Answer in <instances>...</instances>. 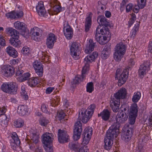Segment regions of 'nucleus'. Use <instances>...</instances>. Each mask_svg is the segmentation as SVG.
<instances>
[{
    "instance_id": "obj_7",
    "label": "nucleus",
    "mask_w": 152,
    "mask_h": 152,
    "mask_svg": "<svg viewBox=\"0 0 152 152\" xmlns=\"http://www.w3.org/2000/svg\"><path fill=\"white\" fill-rule=\"evenodd\" d=\"M79 45L80 44L78 43L74 42L72 44L70 48V54L75 60L77 59L78 58Z\"/></svg>"
},
{
    "instance_id": "obj_4",
    "label": "nucleus",
    "mask_w": 152,
    "mask_h": 152,
    "mask_svg": "<svg viewBox=\"0 0 152 152\" xmlns=\"http://www.w3.org/2000/svg\"><path fill=\"white\" fill-rule=\"evenodd\" d=\"M18 87L15 82H10L4 83L1 87L2 91L4 92L12 94H15L17 93Z\"/></svg>"
},
{
    "instance_id": "obj_42",
    "label": "nucleus",
    "mask_w": 152,
    "mask_h": 152,
    "mask_svg": "<svg viewBox=\"0 0 152 152\" xmlns=\"http://www.w3.org/2000/svg\"><path fill=\"white\" fill-rule=\"evenodd\" d=\"M66 115L62 110L59 111L58 112L56 118L57 120L61 121L64 118Z\"/></svg>"
},
{
    "instance_id": "obj_60",
    "label": "nucleus",
    "mask_w": 152,
    "mask_h": 152,
    "mask_svg": "<svg viewBox=\"0 0 152 152\" xmlns=\"http://www.w3.org/2000/svg\"><path fill=\"white\" fill-rule=\"evenodd\" d=\"M122 71V70L121 69H117L115 73V79L116 80V78H117V77L119 76L120 75H121V74L122 72H121Z\"/></svg>"
},
{
    "instance_id": "obj_58",
    "label": "nucleus",
    "mask_w": 152,
    "mask_h": 152,
    "mask_svg": "<svg viewBox=\"0 0 152 152\" xmlns=\"http://www.w3.org/2000/svg\"><path fill=\"white\" fill-rule=\"evenodd\" d=\"M42 10H40L37 11L38 15L39 16H44L46 14V11L45 9H42Z\"/></svg>"
},
{
    "instance_id": "obj_25",
    "label": "nucleus",
    "mask_w": 152,
    "mask_h": 152,
    "mask_svg": "<svg viewBox=\"0 0 152 152\" xmlns=\"http://www.w3.org/2000/svg\"><path fill=\"white\" fill-rule=\"evenodd\" d=\"M97 20L98 23L99 24V26H100L101 27V25L104 27H107L110 25L109 22L104 16H98Z\"/></svg>"
},
{
    "instance_id": "obj_13",
    "label": "nucleus",
    "mask_w": 152,
    "mask_h": 152,
    "mask_svg": "<svg viewBox=\"0 0 152 152\" xmlns=\"http://www.w3.org/2000/svg\"><path fill=\"white\" fill-rule=\"evenodd\" d=\"M15 28L21 31V34L25 37L28 33V30L26 28L25 24L22 22L17 21L14 24Z\"/></svg>"
},
{
    "instance_id": "obj_19",
    "label": "nucleus",
    "mask_w": 152,
    "mask_h": 152,
    "mask_svg": "<svg viewBox=\"0 0 152 152\" xmlns=\"http://www.w3.org/2000/svg\"><path fill=\"white\" fill-rule=\"evenodd\" d=\"M17 112L20 116H25L29 114L28 107L25 105H19L17 109Z\"/></svg>"
},
{
    "instance_id": "obj_61",
    "label": "nucleus",
    "mask_w": 152,
    "mask_h": 152,
    "mask_svg": "<svg viewBox=\"0 0 152 152\" xmlns=\"http://www.w3.org/2000/svg\"><path fill=\"white\" fill-rule=\"evenodd\" d=\"M31 34L32 36H40V33L39 32L37 31L34 29L31 30Z\"/></svg>"
},
{
    "instance_id": "obj_34",
    "label": "nucleus",
    "mask_w": 152,
    "mask_h": 152,
    "mask_svg": "<svg viewBox=\"0 0 152 152\" xmlns=\"http://www.w3.org/2000/svg\"><path fill=\"white\" fill-rule=\"evenodd\" d=\"M141 96V94L140 92H137L134 93L132 100L133 102L136 103L140 99Z\"/></svg>"
},
{
    "instance_id": "obj_52",
    "label": "nucleus",
    "mask_w": 152,
    "mask_h": 152,
    "mask_svg": "<svg viewBox=\"0 0 152 152\" xmlns=\"http://www.w3.org/2000/svg\"><path fill=\"white\" fill-rule=\"evenodd\" d=\"M44 147L46 152H53L52 147L50 144L45 145Z\"/></svg>"
},
{
    "instance_id": "obj_56",
    "label": "nucleus",
    "mask_w": 152,
    "mask_h": 152,
    "mask_svg": "<svg viewBox=\"0 0 152 152\" xmlns=\"http://www.w3.org/2000/svg\"><path fill=\"white\" fill-rule=\"evenodd\" d=\"M111 48V46L110 43H108L106 44L103 48V50L110 52Z\"/></svg>"
},
{
    "instance_id": "obj_20",
    "label": "nucleus",
    "mask_w": 152,
    "mask_h": 152,
    "mask_svg": "<svg viewBox=\"0 0 152 152\" xmlns=\"http://www.w3.org/2000/svg\"><path fill=\"white\" fill-rule=\"evenodd\" d=\"M19 34L14 35L10 40V43L11 45L15 47H18L20 46L21 41L19 39Z\"/></svg>"
},
{
    "instance_id": "obj_23",
    "label": "nucleus",
    "mask_w": 152,
    "mask_h": 152,
    "mask_svg": "<svg viewBox=\"0 0 152 152\" xmlns=\"http://www.w3.org/2000/svg\"><path fill=\"white\" fill-rule=\"evenodd\" d=\"M120 103V101L117 100L114 98L111 99L110 102V106L113 112H116L118 111L119 109Z\"/></svg>"
},
{
    "instance_id": "obj_38",
    "label": "nucleus",
    "mask_w": 152,
    "mask_h": 152,
    "mask_svg": "<svg viewBox=\"0 0 152 152\" xmlns=\"http://www.w3.org/2000/svg\"><path fill=\"white\" fill-rule=\"evenodd\" d=\"M30 76V74L29 73H25L23 74L22 77H18V80L20 82H23L25 80H27Z\"/></svg>"
},
{
    "instance_id": "obj_16",
    "label": "nucleus",
    "mask_w": 152,
    "mask_h": 152,
    "mask_svg": "<svg viewBox=\"0 0 152 152\" xmlns=\"http://www.w3.org/2000/svg\"><path fill=\"white\" fill-rule=\"evenodd\" d=\"M100 27H101L100 26H98L97 27L95 31V37L96 40L101 45H103L105 43L104 41L107 40V37H107V35H103V36L100 35L99 33H98L99 32V29Z\"/></svg>"
},
{
    "instance_id": "obj_18",
    "label": "nucleus",
    "mask_w": 152,
    "mask_h": 152,
    "mask_svg": "<svg viewBox=\"0 0 152 152\" xmlns=\"http://www.w3.org/2000/svg\"><path fill=\"white\" fill-rule=\"evenodd\" d=\"M126 95V90L125 88H121L114 95V98L120 101L121 99H124Z\"/></svg>"
},
{
    "instance_id": "obj_41",
    "label": "nucleus",
    "mask_w": 152,
    "mask_h": 152,
    "mask_svg": "<svg viewBox=\"0 0 152 152\" xmlns=\"http://www.w3.org/2000/svg\"><path fill=\"white\" fill-rule=\"evenodd\" d=\"M21 52L25 56H28L31 53L30 49L27 46H25L23 48Z\"/></svg>"
},
{
    "instance_id": "obj_14",
    "label": "nucleus",
    "mask_w": 152,
    "mask_h": 152,
    "mask_svg": "<svg viewBox=\"0 0 152 152\" xmlns=\"http://www.w3.org/2000/svg\"><path fill=\"white\" fill-rule=\"evenodd\" d=\"M2 72L3 75L6 77L12 75L15 72V69L10 65H4L2 67Z\"/></svg>"
},
{
    "instance_id": "obj_12",
    "label": "nucleus",
    "mask_w": 152,
    "mask_h": 152,
    "mask_svg": "<svg viewBox=\"0 0 152 152\" xmlns=\"http://www.w3.org/2000/svg\"><path fill=\"white\" fill-rule=\"evenodd\" d=\"M10 136L12 138L10 139V143L11 148L14 150L17 149V148L20 145V141L17 134L15 132L10 134Z\"/></svg>"
},
{
    "instance_id": "obj_30",
    "label": "nucleus",
    "mask_w": 152,
    "mask_h": 152,
    "mask_svg": "<svg viewBox=\"0 0 152 152\" xmlns=\"http://www.w3.org/2000/svg\"><path fill=\"white\" fill-rule=\"evenodd\" d=\"M138 112V108L137 104L135 103L132 104L130 107L129 115L137 116Z\"/></svg>"
},
{
    "instance_id": "obj_37",
    "label": "nucleus",
    "mask_w": 152,
    "mask_h": 152,
    "mask_svg": "<svg viewBox=\"0 0 152 152\" xmlns=\"http://www.w3.org/2000/svg\"><path fill=\"white\" fill-rule=\"evenodd\" d=\"M120 108L121 110V112L123 111L124 112V114H126L129 113L130 107L129 106L128 104H123L121 106Z\"/></svg>"
},
{
    "instance_id": "obj_35",
    "label": "nucleus",
    "mask_w": 152,
    "mask_h": 152,
    "mask_svg": "<svg viewBox=\"0 0 152 152\" xmlns=\"http://www.w3.org/2000/svg\"><path fill=\"white\" fill-rule=\"evenodd\" d=\"M24 124V121L21 118L18 119L14 122V126L16 128L21 127Z\"/></svg>"
},
{
    "instance_id": "obj_28",
    "label": "nucleus",
    "mask_w": 152,
    "mask_h": 152,
    "mask_svg": "<svg viewBox=\"0 0 152 152\" xmlns=\"http://www.w3.org/2000/svg\"><path fill=\"white\" fill-rule=\"evenodd\" d=\"M6 52L11 57L16 58L18 56V53L15 49L11 46H9L6 49Z\"/></svg>"
},
{
    "instance_id": "obj_46",
    "label": "nucleus",
    "mask_w": 152,
    "mask_h": 152,
    "mask_svg": "<svg viewBox=\"0 0 152 152\" xmlns=\"http://www.w3.org/2000/svg\"><path fill=\"white\" fill-rule=\"evenodd\" d=\"M142 67L140 66L138 70L139 75L141 77H143L144 74L145 73L146 70H147L146 69L143 68Z\"/></svg>"
},
{
    "instance_id": "obj_17",
    "label": "nucleus",
    "mask_w": 152,
    "mask_h": 152,
    "mask_svg": "<svg viewBox=\"0 0 152 152\" xmlns=\"http://www.w3.org/2000/svg\"><path fill=\"white\" fill-rule=\"evenodd\" d=\"M33 65L36 73L39 77H42L43 74V65L40 62L37 60L33 63Z\"/></svg>"
},
{
    "instance_id": "obj_10",
    "label": "nucleus",
    "mask_w": 152,
    "mask_h": 152,
    "mask_svg": "<svg viewBox=\"0 0 152 152\" xmlns=\"http://www.w3.org/2000/svg\"><path fill=\"white\" fill-rule=\"evenodd\" d=\"M124 113V112L123 111H118L115 118L116 122L114 124L116 125H119L120 128V124L124 123L127 119L128 115Z\"/></svg>"
},
{
    "instance_id": "obj_9",
    "label": "nucleus",
    "mask_w": 152,
    "mask_h": 152,
    "mask_svg": "<svg viewBox=\"0 0 152 152\" xmlns=\"http://www.w3.org/2000/svg\"><path fill=\"white\" fill-rule=\"evenodd\" d=\"M58 139L60 143H64L69 141V137L66 131L64 130L59 129L58 132Z\"/></svg>"
},
{
    "instance_id": "obj_21",
    "label": "nucleus",
    "mask_w": 152,
    "mask_h": 152,
    "mask_svg": "<svg viewBox=\"0 0 152 152\" xmlns=\"http://www.w3.org/2000/svg\"><path fill=\"white\" fill-rule=\"evenodd\" d=\"M50 5L53 10L57 13H59L62 10L60 4L57 0H51L50 1Z\"/></svg>"
},
{
    "instance_id": "obj_32",
    "label": "nucleus",
    "mask_w": 152,
    "mask_h": 152,
    "mask_svg": "<svg viewBox=\"0 0 152 152\" xmlns=\"http://www.w3.org/2000/svg\"><path fill=\"white\" fill-rule=\"evenodd\" d=\"M100 28L99 32L100 35H107V37H110V34L109 30L107 27L103 26L101 28Z\"/></svg>"
},
{
    "instance_id": "obj_22",
    "label": "nucleus",
    "mask_w": 152,
    "mask_h": 152,
    "mask_svg": "<svg viewBox=\"0 0 152 152\" xmlns=\"http://www.w3.org/2000/svg\"><path fill=\"white\" fill-rule=\"evenodd\" d=\"M52 134L46 133L44 134L41 137L42 143L45 145L50 144L52 142L53 139L51 137Z\"/></svg>"
},
{
    "instance_id": "obj_24",
    "label": "nucleus",
    "mask_w": 152,
    "mask_h": 152,
    "mask_svg": "<svg viewBox=\"0 0 152 152\" xmlns=\"http://www.w3.org/2000/svg\"><path fill=\"white\" fill-rule=\"evenodd\" d=\"M23 13L22 11L19 12H16L15 11H12L6 14V16L7 18L11 19L19 18L23 16Z\"/></svg>"
},
{
    "instance_id": "obj_31",
    "label": "nucleus",
    "mask_w": 152,
    "mask_h": 152,
    "mask_svg": "<svg viewBox=\"0 0 152 152\" xmlns=\"http://www.w3.org/2000/svg\"><path fill=\"white\" fill-rule=\"evenodd\" d=\"M39 82L38 77H32L28 79V85L31 87L35 86Z\"/></svg>"
},
{
    "instance_id": "obj_6",
    "label": "nucleus",
    "mask_w": 152,
    "mask_h": 152,
    "mask_svg": "<svg viewBox=\"0 0 152 152\" xmlns=\"http://www.w3.org/2000/svg\"><path fill=\"white\" fill-rule=\"evenodd\" d=\"M82 124L80 121H77L75 124L73 129V138L74 141L78 140L80 137L82 131Z\"/></svg>"
},
{
    "instance_id": "obj_44",
    "label": "nucleus",
    "mask_w": 152,
    "mask_h": 152,
    "mask_svg": "<svg viewBox=\"0 0 152 152\" xmlns=\"http://www.w3.org/2000/svg\"><path fill=\"white\" fill-rule=\"evenodd\" d=\"M25 87L24 86H22L21 87V91L20 93L23 97L25 100H27L28 99V96L26 94V92L25 91Z\"/></svg>"
},
{
    "instance_id": "obj_48",
    "label": "nucleus",
    "mask_w": 152,
    "mask_h": 152,
    "mask_svg": "<svg viewBox=\"0 0 152 152\" xmlns=\"http://www.w3.org/2000/svg\"><path fill=\"white\" fill-rule=\"evenodd\" d=\"M137 116L129 115V123L130 125H132L134 124L135 121V119Z\"/></svg>"
},
{
    "instance_id": "obj_59",
    "label": "nucleus",
    "mask_w": 152,
    "mask_h": 152,
    "mask_svg": "<svg viewBox=\"0 0 152 152\" xmlns=\"http://www.w3.org/2000/svg\"><path fill=\"white\" fill-rule=\"evenodd\" d=\"M140 9V5L138 4V5H135L133 6L132 11L135 13H137L139 11Z\"/></svg>"
},
{
    "instance_id": "obj_54",
    "label": "nucleus",
    "mask_w": 152,
    "mask_h": 152,
    "mask_svg": "<svg viewBox=\"0 0 152 152\" xmlns=\"http://www.w3.org/2000/svg\"><path fill=\"white\" fill-rule=\"evenodd\" d=\"M24 72V71L22 69H21L18 68L16 71V76H18L19 77H22V76L23 75V73Z\"/></svg>"
},
{
    "instance_id": "obj_62",
    "label": "nucleus",
    "mask_w": 152,
    "mask_h": 152,
    "mask_svg": "<svg viewBox=\"0 0 152 152\" xmlns=\"http://www.w3.org/2000/svg\"><path fill=\"white\" fill-rule=\"evenodd\" d=\"M83 136L84 137L82 142L83 144H87L89 143L91 139L89 138H87V137H86V135H84Z\"/></svg>"
},
{
    "instance_id": "obj_8",
    "label": "nucleus",
    "mask_w": 152,
    "mask_h": 152,
    "mask_svg": "<svg viewBox=\"0 0 152 152\" xmlns=\"http://www.w3.org/2000/svg\"><path fill=\"white\" fill-rule=\"evenodd\" d=\"M129 68H130V67L124 69L121 75L116 78V80H118V85L119 86H121L126 81L129 75Z\"/></svg>"
},
{
    "instance_id": "obj_47",
    "label": "nucleus",
    "mask_w": 152,
    "mask_h": 152,
    "mask_svg": "<svg viewBox=\"0 0 152 152\" xmlns=\"http://www.w3.org/2000/svg\"><path fill=\"white\" fill-rule=\"evenodd\" d=\"M39 136L35 133H33L31 135V140L33 143L36 144L39 141Z\"/></svg>"
},
{
    "instance_id": "obj_15",
    "label": "nucleus",
    "mask_w": 152,
    "mask_h": 152,
    "mask_svg": "<svg viewBox=\"0 0 152 152\" xmlns=\"http://www.w3.org/2000/svg\"><path fill=\"white\" fill-rule=\"evenodd\" d=\"M57 37L52 33H50L47 37L46 45L48 48L49 49H52L54 46V43L56 41Z\"/></svg>"
},
{
    "instance_id": "obj_29",
    "label": "nucleus",
    "mask_w": 152,
    "mask_h": 152,
    "mask_svg": "<svg viewBox=\"0 0 152 152\" xmlns=\"http://www.w3.org/2000/svg\"><path fill=\"white\" fill-rule=\"evenodd\" d=\"M92 13L90 12L89 15L86 18L85 24V31L86 32H88L91 28V15Z\"/></svg>"
},
{
    "instance_id": "obj_50",
    "label": "nucleus",
    "mask_w": 152,
    "mask_h": 152,
    "mask_svg": "<svg viewBox=\"0 0 152 152\" xmlns=\"http://www.w3.org/2000/svg\"><path fill=\"white\" fill-rule=\"evenodd\" d=\"M110 52L105 51L104 50L102 52L101 57L103 59H106L109 56Z\"/></svg>"
},
{
    "instance_id": "obj_39",
    "label": "nucleus",
    "mask_w": 152,
    "mask_h": 152,
    "mask_svg": "<svg viewBox=\"0 0 152 152\" xmlns=\"http://www.w3.org/2000/svg\"><path fill=\"white\" fill-rule=\"evenodd\" d=\"M94 90V86L93 82H90L87 83L86 86L87 92L91 93Z\"/></svg>"
},
{
    "instance_id": "obj_45",
    "label": "nucleus",
    "mask_w": 152,
    "mask_h": 152,
    "mask_svg": "<svg viewBox=\"0 0 152 152\" xmlns=\"http://www.w3.org/2000/svg\"><path fill=\"white\" fill-rule=\"evenodd\" d=\"M132 136H131V134L129 135L124 134L121 136L122 140L125 142H128L131 139V137Z\"/></svg>"
},
{
    "instance_id": "obj_63",
    "label": "nucleus",
    "mask_w": 152,
    "mask_h": 152,
    "mask_svg": "<svg viewBox=\"0 0 152 152\" xmlns=\"http://www.w3.org/2000/svg\"><path fill=\"white\" fill-rule=\"evenodd\" d=\"M133 126L132 125L131 126L129 129L128 128L127 129L126 132L125 133V134H128L129 135L131 134V136H132V129Z\"/></svg>"
},
{
    "instance_id": "obj_26",
    "label": "nucleus",
    "mask_w": 152,
    "mask_h": 152,
    "mask_svg": "<svg viewBox=\"0 0 152 152\" xmlns=\"http://www.w3.org/2000/svg\"><path fill=\"white\" fill-rule=\"evenodd\" d=\"M110 113V112L108 110L104 109L100 113H98V115L99 117H101L104 121H106L109 120Z\"/></svg>"
},
{
    "instance_id": "obj_51",
    "label": "nucleus",
    "mask_w": 152,
    "mask_h": 152,
    "mask_svg": "<svg viewBox=\"0 0 152 152\" xmlns=\"http://www.w3.org/2000/svg\"><path fill=\"white\" fill-rule=\"evenodd\" d=\"M37 11L40 10L42 9H45L44 7L43 2L42 1H39L38 2V5L36 7Z\"/></svg>"
},
{
    "instance_id": "obj_64",
    "label": "nucleus",
    "mask_w": 152,
    "mask_h": 152,
    "mask_svg": "<svg viewBox=\"0 0 152 152\" xmlns=\"http://www.w3.org/2000/svg\"><path fill=\"white\" fill-rule=\"evenodd\" d=\"M50 105L52 107H55L56 105H58L59 104V101L57 100L56 101L54 99L53 100L52 102H50Z\"/></svg>"
},
{
    "instance_id": "obj_3",
    "label": "nucleus",
    "mask_w": 152,
    "mask_h": 152,
    "mask_svg": "<svg viewBox=\"0 0 152 152\" xmlns=\"http://www.w3.org/2000/svg\"><path fill=\"white\" fill-rule=\"evenodd\" d=\"M126 50V46L122 42L118 44L115 48V52L114 54L113 58L117 61H120L123 57Z\"/></svg>"
},
{
    "instance_id": "obj_33",
    "label": "nucleus",
    "mask_w": 152,
    "mask_h": 152,
    "mask_svg": "<svg viewBox=\"0 0 152 152\" xmlns=\"http://www.w3.org/2000/svg\"><path fill=\"white\" fill-rule=\"evenodd\" d=\"M5 31L8 34L11 35V37L17 34H19V33L16 30L13 29L11 27L7 28L5 29Z\"/></svg>"
},
{
    "instance_id": "obj_36",
    "label": "nucleus",
    "mask_w": 152,
    "mask_h": 152,
    "mask_svg": "<svg viewBox=\"0 0 152 152\" xmlns=\"http://www.w3.org/2000/svg\"><path fill=\"white\" fill-rule=\"evenodd\" d=\"M39 122L40 124L42 126H46L49 122V120L42 116L40 118Z\"/></svg>"
},
{
    "instance_id": "obj_55",
    "label": "nucleus",
    "mask_w": 152,
    "mask_h": 152,
    "mask_svg": "<svg viewBox=\"0 0 152 152\" xmlns=\"http://www.w3.org/2000/svg\"><path fill=\"white\" fill-rule=\"evenodd\" d=\"M139 1L140 0H138ZM146 0H140V2H139L138 4L140 5V9H143L146 5Z\"/></svg>"
},
{
    "instance_id": "obj_5",
    "label": "nucleus",
    "mask_w": 152,
    "mask_h": 152,
    "mask_svg": "<svg viewBox=\"0 0 152 152\" xmlns=\"http://www.w3.org/2000/svg\"><path fill=\"white\" fill-rule=\"evenodd\" d=\"M95 108V105L92 104L88 107L86 110L84 111V112L83 111L81 112L82 116V121L83 123H86L91 118L94 114Z\"/></svg>"
},
{
    "instance_id": "obj_1",
    "label": "nucleus",
    "mask_w": 152,
    "mask_h": 152,
    "mask_svg": "<svg viewBox=\"0 0 152 152\" xmlns=\"http://www.w3.org/2000/svg\"><path fill=\"white\" fill-rule=\"evenodd\" d=\"M98 56V53L96 52H94L91 55L87 56L84 58L85 65L83 67L82 71L81 76L80 75L77 76L73 80V83L78 84L81 81L82 77L83 79L85 77L86 74L89 69V64L94 61Z\"/></svg>"
},
{
    "instance_id": "obj_53",
    "label": "nucleus",
    "mask_w": 152,
    "mask_h": 152,
    "mask_svg": "<svg viewBox=\"0 0 152 152\" xmlns=\"http://www.w3.org/2000/svg\"><path fill=\"white\" fill-rule=\"evenodd\" d=\"M0 45L2 47L6 46V41L4 37L0 35Z\"/></svg>"
},
{
    "instance_id": "obj_43",
    "label": "nucleus",
    "mask_w": 152,
    "mask_h": 152,
    "mask_svg": "<svg viewBox=\"0 0 152 152\" xmlns=\"http://www.w3.org/2000/svg\"><path fill=\"white\" fill-rule=\"evenodd\" d=\"M69 148L75 151H78L79 149L78 145L74 142H69Z\"/></svg>"
},
{
    "instance_id": "obj_11",
    "label": "nucleus",
    "mask_w": 152,
    "mask_h": 152,
    "mask_svg": "<svg viewBox=\"0 0 152 152\" xmlns=\"http://www.w3.org/2000/svg\"><path fill=\"white\" fill-rule=\"evenodd\" d=\"M64 33L65 37L68 39H70L73 35L72 28L69 25L67 21H65L64 22Z\"/></svg>"
},
{
    "instance_id": "obj_27",
    "label": "nucleus",
    "mask_w": 152,
    "mask_h": 152,
    "mask_svg": "<svg viewBox=\"0 0 152 152\" xmlns=\"http://www.w3.org/2000/svg\"><path fill=\"white\" fill-rule=\"evenodd\" d=\"M96 44V42H93V39H90L89 40V43L87 44L85 49V53L88 54L92 51L94 50Z\"/></svg>"
},
{
    "instance_id": "obj_49",
    "label": "nucleus",
    "mask_w": 152,
    "mask_h": 152,
    "mask_svg": "<svg viewBox=\"0 0 152 152\" xmlns=\"http://www.w3.org/2000/svg\"><path fill=\"white\" fill-rule=\"evenodd\" d=\"M150 62L149 61H145L143 64L140 65L141 66H143V68L146 69L147 70L150 69Z\"/></svg>"
},
{
    "instance_id": "obj_2",
    "label": "nucleus",
    "mask_w": 152,
    "mask_h": 152,
    "mask_svg": "<svg viewBox=\"0 0 152 152\" xmlns=\"http://www.w3.org/2000/svg\"><path fill=\"white\" fill-rule=\"evenodd\" d=\"M119 125L113 124L107 131L104 140V147L106 150H108L111 148L114 138L116 137L119 133Z\"/></svg>"
},
{
    "instance_id": "obj_57",
    "label": "nucleus",
    "mask_w": 152,
    "mask_h": 152,
    "mask_svg": "<svg viewBox=\"0 0 152 152\" xmlns=\"http://www.w3.org/2000/svg\"><path fill=\"white\" fill-rule=\"evenodd\" d=\"M133 5L132 3H129L126 6V11L127 12H129L130 11L133 10Z\"/></svg>"
},
{
    "instance_id": "obj_40",
    "label": "nucleus",
    "mask_w": 152,
    "mask_h": 152,
    "mask_svg": "<svg viewBox=\"0 0 152 152\" xmlns=\"http://www.w3.org/2000/svg\"><path fill=\"white\" fill-rule=\"evenodd\" d=\"M140 23V22H138L137 24H135L132 30V36L133 37H134L135 36L137 32L139 30Z\"/></svg>"
}]
</instances>
